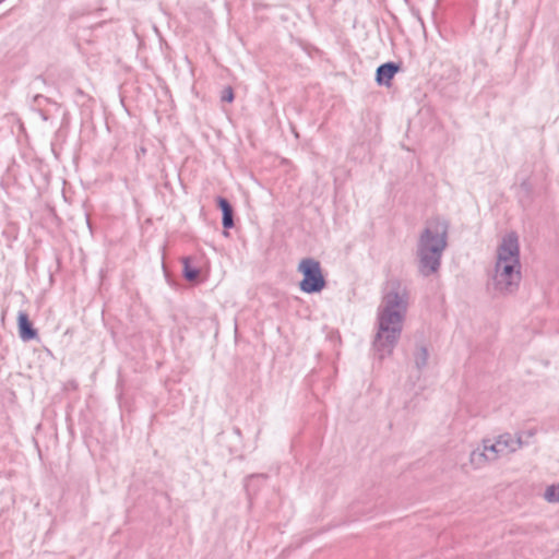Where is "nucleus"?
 <instances>
[{"label":"nucleus","instance_id":"4","mask_svg":"<svg viewBox=\"0 0 559 559\" xmlns=\"http://www.w3.org/2000/svg\"><path fill=\"white\" fill-rule=\"evenodd\" d=\"M297 270L304 276L299 284V288L304 293H319L325 287V280L319 261L312 258L302 259Z\"/></svg>","mask_w":559,"mask_h":559},{"label":"nucleus","instance_id":"8","mask_svg":"<svg viewBox=\"0 0 559 559\" xmlns=\"http://www.w3.org/2000/svg\"><path fill=\"white\" fill-rule=\"evenodd\" d=\"M19 335L24 342L31 341L37 336L36 330L32 326L28 316L24 311L17 314Z\"/></svg>","mask_w":559,"mask_h":559},{"label":"nucleus","instance_id":"1","mask_svg":"<svg viewBox=\"0 0 559 559\" xmlns=\"http://www.w3.org/2000/svg\"><path fill=\"white\" fill-rule=\"evenodd\" d=\"M409 306V292L399 282H392L382 297L377 312V333L373 348L380 359L395 347Z\"/></svg>","mask_w":559,"mask_h":559},{"label":"nucleus","instance_id":"2","mask_svg":"<svg viewBox=\"0 0 559 559\" xmlns=\"http://www.w3.org/2000/svg\"><path fill=\"white\" fill-rule=\"evenodd\" d=\"M448 227L447 221L435 218L426 224L420 234L416 255L421 275L430 276L439 271L448 245Z\"/></svg>","mask_w":559,"mask_h":559},{"label":"nucleus","instance_id":"10","mask_svg":"<svg viewBox=\"0 0 559 559\" xmlns=\"http://www.w3.org/2000/svg\"><path fill=\"white\" fill-rule=\"evenodd\" d=\"M217 204L223 212V226L225 228H231L234 226L231 205L224 198H218Z\"/></svg>","mask_w":559,"mask_h":559},{"label":"nucleus","instance_id":"6","mask_svg":"<svg viewBox=\"0 0 559 559\" xmlns=\"http://www.w3.org/2000/svg\"><path fill=\"white\" fill-rule=\"evenodd\" d=\"M524 435L525 432H516L514 435L506 432L493 439H485V441L488 442L491 450L489 452L497 461L502 456L509 455L520 450L525 444L523 440Z\"/></svg>","mask_w":559,"mask_h":559},{"label":"nucleus","instance_id":"3","mask_svg":"<svg viewBox=\"0 0 559 559\" xmlns=\"http://www.w3.org/2000/svg\"><path fill=\"white\" fill-rule=\"evenodd\" d=\"M521 277V265L493 263L488 286L497 296H509L518 290Z\"/></svg>","mask_w":559,"mask_h":559},{"label":"nucleus","instance_id":"9","mask_svg":"<svg viewBox=\"0 0 559 559\" xmlns=\"http://www.w3.org/2000/svg\"><path fill=\"white\" fill-rule=\"evenodd\" d=\"M399 71V67L393 62L380 66L377 70V82L380 85H389L394 74Z\"/></svg>","mask_w":559,"mask_h":559},{"label":"nucleus","instance_id":"15","mask_svg":"<svg viewBox=\"0 0 559 559\" xmlns=\"http://www.w3.org/2000/svg\"><path fill=\"white\" fill-rule=\"evenodd\" d=\"M526 433H527L528 437H533L534 436V431H531V430L527 431Z\"/></svg>","mask_w":559,"mask_h":559},{"label":"nucleus","instance_id":"13","mask_svg":"<svg viewBox=\"0 0 559 559\" xmlns=\"http://www.w3.org/2000/svg\"><path fill=\"white\" fill-rule=\"evenodd\" d=\"M200 271L195 267L190 266V259H183V275L188 281H194L198 278Z\"/></svg>","mask_w":559,"mask_h":559},{"label":"nucleus","instance_id":"11","mask_svg":"<svg viewBox=\"0 0 559 559\" xmlns=\"http://www.w3.org/2000/svg\"><path fill=\"white\" fill-rule=\"evenodd\" d=\"M429 358V353L426 346L418 345L413 354V360L415 364V367L418 370L424 369L427 366Z\"/></svg>","mask_w":559,"mask_h":559},{"label":"nucleus","instance_id":"12","mask_svg":"<svg viewBox=\"0 0 559 559\" xmlns=\"http://www.w3.org/2000/svg\"><path fill=\"white\" fill-rule=\"evenodd\" d=\"M544 499L549 503H559V483L545 489Z\"/></svg>","mask_w":559,"mask_h":559},{"label":"nucleus","instance_id":"14","mask_svg":"<svg viewBox=\"0 0 559 559\" xmlns=\"http://www.w3.org/2000/svg\"><path fill=\"white\" fill-rule=\"evenodd\" d=\"M222 100L231 103L234 100V92L231 87L224 88L222 93Z\"/></svg>","mask_w":559,"mask_h":559},{"label":"nucleus","instance_id":"5","mask_svg":"<svg viewBox=\"0 0 559 559\" xmlns=\"http://www.w3.org/2000/svg\"><path fill=\"white\" fill-rule=\"evenodd\" d=\"M493 263L521 265L520 242L516 233L509 231L501 237L496 248Z\"/></svg>","mask_w":559,"mask_h":559},{"label":"nucleus","instance_id":"7","mask_svg":"<svg viewBox=\"0 0 559 559\" xmlns=\"http://www.w3.org/2000/svg\"><path fill=\"white\" fill-rule=\"evenodd\" d=\"M489 451H491L489 444L484 439L481 443L469 454V463L472 466L479 469L485 467L487 464L496 462L493 455Z\"/></svg>","mask_w":559,"mask_h":559}]
</instances>
